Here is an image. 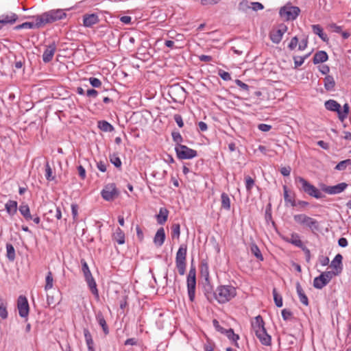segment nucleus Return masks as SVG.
Returning a JSON list of instances; mask_svg holds the SVG:
<instances>
[{"label":"nucleus","mask_w":351,"mask_h":351,"mask_svg":"<svg viewBox=\"0 0 351 351\" xmlns=\"http://www.w3.org/2000/svg\"><path fill=\"white\" fill-rule=\"evenodd\" d=\"M295 184L298 189L311 197L316 199H321L325 197L324 195L314 185L311 184L308 180L302 177L298 176L295 179Z\"/></svg>","instance_id":"f257e3e1"},{"label":"nucleus","mask_w":351,"mask_h":351,"mask_svg":"<svg viewBox=\"0 0 351 351\" xmlns=\"http://www.w3.org/2000/svg\"><path fill=\"white\" fill-rule=\"evenodd\" d=\"M237 295L236 288L232 285H220L216 289V299L218 303L225 304Z\"/></svg>","instance_id":"f03ea898"},{"label":"nucleus","mask_w":351,"mask_h":351,"mask_svg":"<svg viewBox=\"0 0 351 351\" xmlns=\"http://www.w3.org/2000/svg\"><path fill=\"white\" fill-rule=\"evenodd\" d=\"M66 16V14L62 9L51 10L38 15L42 27L46 24L52 23Z\"/></svg>","instance_id":"7ed1b4c3"},{"label":"nucleus","mask_w":351,"mask_h":351,"mask_svg":"<svg viewBox=\"0 0 351 351\" xmlns=\"http://www.w3.org/2000/svg\"><path fill=\"white\" fill-rule=\"evenodd\" d=\"M187 245L181 244L176 256V265L180 276L184 275L186 268Z\"/></svg>","instance_id":"20e7f679"},{"label":"nucleus","mask_w":351,"mask_h":351,"mask_svg":"<svg viewBox=\"0 0 351 351\" xmlns=\"http://www.w3.org/2000/svg\"><path fill=\"white\" fill-rule=\"evenodd\" d=\"M295 223L306 226L311 230L312 232L319 230V223L315 219L307 216L305 214H298L293 216Z\"/></svg>","instance_id":"39448f33"},{"label":"nucleus","mask_w":351,"mask_h":351,"mask_svg":"<svg viewBox=\"0 0 351 351\" xmlns=\"http://www.w3.org/2000/svg\"><path fill=\"white\" fill-rule=\"evenodd\" d=\"M187 293L189 300L193 302L195 298L196 290V269L191 265L186 278Z\"/></svg>","instance_id":"423d86ee"},{"label":"nucleus","mask_w":351,"mask_h":351,"mask_svg":"<svg viewBox=\"0 0 351 351\" xmlns=\"http://www.w3.org/2000/svg\"><path fill=\"white\" fill-rule=\"evenodd\" d=\"M300 9L288 3L280 9L279 14L285 21H293L299 16Z\"/></svg>","instance_id":"0eeeda50"},{"label":"nucleus","mask_w":351,"mask_h":351,"mask_svg":"<svg viewBox=\"0 0 351 351\" xmlns=\"http://www.w3.org/2000/svg\"><path fill=\"white\" fill-rule=\"evenodd\" d=\"M175 152L177 158L180 160L192 159L197 156L196 150L184 145H175Z\"/></svg>","instance_id":"6e6552de"},{"label":"nucleus","mask_w":351,"mask_h":351,"mask_svg":"<svg viewBox=\"0 0 351 351\" xmlns=\"http://www.w3.org/2000/svg\"><path fill=\"white\" fill-rule=\"evenodd\" d=\"M101 195L104 200L110 202L119 195V191L114 183H110L104 186Z\"/></svg>","instance_id":"1a4fd4ad"},{"label":"nucleus","mask_w":351,"mask_h":351,"mask_svg":"<svg viewBox=\"0 0 351 351\" xmlns=\"http://www.w3.org/2000/svg\"><path fill=\"white\" fill-rule=\"evenodd\" d=\"M17 308L19 310V316L25 318L27 320V317L29 312V306L28 300L25 295H19L17 299Z\"/></svg>","instance_id":"9d476101"},{"label":"nucleus","mask_w":351,"mask_h":351,"mask_svg":"<svg viewBox=\"0 0 351 351\" xmlns=\"http://www.w3.org/2000/svg\"><path fill=\"white\" fill-rule=\"evenodd\" d=\"M32 18L34 21L32 22H25L22 24L18 25L14 27L15 30H19L21 29H38L42 27L41 23L39 20L38 15L32 16H24V19Z\"/></svg>","instance_id":"9b49d317"},{"label":"nucleus","mask_w":351,"mask_h":351,"mask_svg":"<svg viewBox=\"0 0 351 351\" xmlns=\"http://www.w3.org/2000/svg\"><path fill=\"white\" fill-rule=\"evenodd\" d=\"M287 27L286 25L282 23L279 25V27L276 30H273L269 34V38L271 40L275 43L278 44L282 38L283 34L287 31Z\"/></svg>","instance_id":"f8f14e48"},{"label":"nucleus","mask_w":351,"mask_h":351,"mask_svg":"<svg viewBox=\"0 0 351 351\" xmlns=\"http://www.w3.org/2000/svg\"><path fill=\"white\" fill-rule=\"evenodd\" d=\"M56 49L57 46L55 42H52L46 46V49L43 54V60L45 63H48L52 60Z\"/></svg>","instance_id":"ddd939ff"},{"label":"nucleus","mask_w":351,"mask_h":351,"mask_svg":"<svg viewBox=\"0 0 351 351\" xmlns=\"http://www.w3.org/2000/svg\"><path fill=\"white\" fill-rule=\"evenodd\" d=\"M348 186L345 182L339 183L335 186H325L322 188L323 191L328 194H338L343 191Z\"/></svg>","instance_id":"4468645a"},{"label":"nucleus","mask_w":351,"mask_h":351,"mask_svg":"<svg viewBox=\"0 0 351 351\" xmlns=\"http://www.w3.org/2000/svg\"><path fill=\"white\" fill-rule=\"evenodd\" d=\"M99 22V19L97 14H85L83 15V25L85 27H93L94 25Z\"/></svg>","instance_id":"2eb2a0df"},{"label":"nucleus","mask_w":351,"mask_h":351,"mask_svg":"<svg viewBox=\"0 0 351 351\" xmlns=\"http://www.w3.org/2000/svg\"><path fill=\"white\" fill-rule=\"evenodd\" d=\"M19 20V16L13 12L2 14L0 16V25L3 27L6 25H13Z\"/></svg>","instance_id":"dca6fc26"},{"label":"nucleus","mask_w":351,"mask_h":351,"mask_svg":"<svg viewBox=\"0 0 351 351\" xmlns=\"http://www.w3.org/2000/svg\"><path fill=\"white\" fill-rule=\"evenodd\" d=\"M203 292L209 302L211 303L216 299V290H213V287L208 280L204 285Z\"/></svg>","instance_id":"f3484780"},{"label":"nucleus","mask_w":351,"mask_h":351,"mask_svg":"<svg viewBox=\"0 0 351 351\" xmlns=\"http://www.w3.org/2000/svg\"><path fill=\"white\" fill-rule=\"evenodd\" d=\"M283 195L285 202V206H288L289 204L292 206H296V202L295 200V193L291 192L286 185L283 186Z\"/></svg>","instance_id":"a211bd4d"},{"label":"nucleus","mask_w":351,"mask_h":351,"mask_svg":"<svg viewBox=\"0 0 351 351\" xmlns=\"http://www.w3.org/2000/svg\"><path fill=\"white\" fill-rule=\"evenodd\" d=\"M343 256L340 254H337L334 259L332 261L330 267L333 268V271H335L336 274H340L343 270V264H342Z\"/></svg>","instance_id":"6ab92c4d"},{"label":"nucleus","mask_w":351,"mask_h":351,"mask_svg":"<svg viewBox=\"0 0 351 351\" xmlns=\"http://www.w3.org/2000/svg\"><path fill=\"white\" fill-rule=\"evenodd\" d=\"M251 326L255 334L265 329V322L260 315L255 317L254 320L252 321Z\"/></svg>","instance_id":"aec40b11"},{"label":"nucleus","mask_w":351,"mask_h":351,"mask_svg":"<svg viewBox=\"0 0 351 351\" xmlns=\"http://www.w3.org/2000/svg\"><path fill=\"white\" fill-rule=\"evenodd\" d=\"M255 335L263 345L266 346H271V337L267 333L266 328L261 330L260 332L256 333Z\"/></svg>","instance_id":"412c9836"},{"label":"nucleus","mask_w":351,"mask_h":351,"mask_svg":"<svg viewBox=\"0 0 351 351\" xmlns=\"http://www.w3.org/2000/svg\"><path fill=\"white\" fill-rule=\"evenodd\" d=\"M165 240V232L162 227L160 228L154 238V243L158 247H160L163 245Z\"/></svg>","instance_id":"4be33fe9"},{"label":"nucleus","mask_w":351,"mask_h":351,"mask_svg":"<svg viewBox=\"0 0 351 351\" xmlns=\"http://www.w3.org/2000/svg\"><path fill=\"white\" fill-rule=\"evenodd\" d=\"M5 209L10 217L14 216L18 210L17 202L9 199L5 204Z\"/></svg>","instance_id":"5701e85b"},{"label":"nucleus","mask_w":351,"mask_h":351,"mask_svg":"<svg viewBox=\"0 0 351 351\" xmlns=\"http://www.w3.org/2000/svg\"><path fill=\"white\" fill-rule=\"evenodd\" d=\"M169 214V212L166 208H160L158 214L156 215L157 223L160 225L165 224L167 221Z\"/></svg>","instance_id":"b1692460"},{"label":"nucleus","mask_w":351,"mask_h":351,"mask_svg":"<svg viewBox=\"0 0 351 351\" xmlns=\"http://www.w3.org/2000/svg\"><path fill=\"white\" fill-rule=\"evenodd\" d=\"M112 240L116 241L119 245H123L125 242V236L124 232L120 228H117L115 232L112 236Z\"/></svg>","instance_id":"393cba45"},{"label":"nucleus","mask_w":351,"mask_h":351,"mask_svg":"<svg viewBox=\"0 0 351 351\" xmlns=\"http://www.w3.org/2000/svg\"><path fill=\"white\" fill-rule=\"evenodd\" d=\"M283 239L286 242L291 243L292 245L300 248L304 245L302 241L300 239V235L295 232L291 234V238L285 237Z\"/></svg>","instance_id":"a878e982"},{"label":"nucleus","mask_w":351,"mask_h":351,"mask_svg":"<svg viewBox=\"0 0 351 351\" xmlns=\"http://www.w3.org/2000/svg\"><path fill=\"white\" fill-rule=\"evenodd\" d=\"M295 287H296V291L298 295L300 302L305 306H308L309 304L308 297L305 294V293L299 282H296Z\"/></svg>","instance_id":"bb28decb"},{"label":"nucleus","mask_w":351,"mask_h":351,"mask_svg":"<svg viewBox=\"0 0 351 351\" xmlns=\"http://www.w3.org/2000/svg\"><path fill=\"white\" fill-rule=\"evenodd\" d=\"M328 59V56L325 51H318L314 54L313 62L314 64H317L327 61Z\"/></svg>","instance_id":"cd10ccee"},{"label":"nucleus","mask_w":351,"mask_h":351,"mask_svg":"<svg viewBox=\"0 0 351 351\" xmlns=\"http://www.w3.org/2000/svg\"><path fill=\"white\" fill-rule=\"evenodd\" d=\"M8 302L5 299L0 298V319L5 320L8 317Z\"/></svg>","instance_id":"c85d7f7f"},{"label":"nucleus","mask_w":351,"mask_h":351,"mask_svg":"<svg viewBox=\"0 0 351 351\" xmlns=\"http://www.w3.org/2000/svg\"><path fill=\"white\" fill-rule=\"evenodd\" d=\"M96 319L99 325L102 328L104 333L108 335L109 333V328L101 312L99 311L96 314Z\"/></svg>","instance_id":"c756f323"},{"label":"nucleus","mask_w":351,"mask_h":351,"mask_svg":"<svg viewBox=\"0 0 351 351\" xmlns=\"http://www.w3.org/2000/svg\"><path fill=\"white\" fill-rule=\"evenodd\" d=\"M335 79L332 75H327L324 78V86L327 91L335 90Z\"/></svg>","instance_id":"7c9ffc66"},{"label":"nucleus","mask_w":351,"mask_h":351,"mask_svg":"<svg viewBox=\"0 0 351 351\" xmlns=\"http://www.w3.org/2000/svg\"><path fill=\"white\" fill-rule=\"evenodd\" d=\"M84 278H85V280L88 286L91 293L94 295H96L97 297H98L99 292H98V289L97 288V284H96V282H95L94 278L93 277V276H90Z\"/></svg>","instance_id":"2f4dec72"},{"label":"nucleus","mask_w":351,"mask_h":351,"mask_svg":"<svg viewBox=\"0 0 351 351\" xmlns=\"http://www.w3.org/2000/svg\"><path fill=\"white\" fill-rule=\"evenodd\" d=\"M311 27L313 32L317 35L323 41L326 42L328 40V36L324 33L323 28L320 25H313Z\"/></svg>","instance_id":"473e14b6"},{"label":"nucleus","mask_w":351,"mask_h":351,"mask_svg":"<svg viewBox=\"0 0 351 351\" xmlns=\"http://www.w3.org/2000/svg\"><path fill=\"white\" fill-rule=\"evenodd\" d=\"M325 108L330 111L336 112L338 114L341 105L335 100L329 99L324 104Z\"/></svg>","instance_id":"72a5a7b5"},{"label":"nucleus","mask_w":351,"mask_h":351,"mask_svg":"<svg viewBox=\"0 0 351 351\" xmlns=\"http://www.w3.org/2000/svg\"><path fill=\"white\" fill-rule=\"evenodd\" d=\"M19 210L26 221H29L32 219V216L30 213L29 207L27 204H21L19 208Z\"/></svg>","instance_id":"f704fd0d"},{"label":"nucleus","mask_w":351,"mask_h":351,"mask_svg":"<svg viewBox=\"0 0 351 351\" xmlns=\"http://www.w3.org/2000/svg\"><path fill=\"white\" fill-rule=\"evenodd\" d=\"M221 208L229 211L231 208L230 199L226 193L221 194Z\"/></svg>","instance_id":"c9c22d12"},{"label":"nucleus","mask_w":351,"mask_h":351,"mask_svg":"<svg viewBox=\"0 0 351 351\" xmlns=\"http://www.w3.org/2000/svg\"><path fill=\"white\" fill-rule=\"evenodd\" d=\"M328 282L323 275L317 276L313 280V287L317 289H322L328 285Z\"/></svg>","instance_id":"e433bc0d"},{"label":"nucleus","mask_w":351,"mask_h":351,"mask_svg":"<svg viewBox=\"0 0 351 351\" xmlns=\"http://www.w3.org/2000/svg\"><path fill=\"white\" fill-rule=\"evenodd\" d=\"M199 269L202 276L205 277L206 281H208L209 277V267L207 260L203 259L201 261Z\"/></svg>","instance_id":"4c0bfd02"},{"label":"nucleus","mask_w":351,"mask_h":351,"mask_svg":"<svg viewBox=\"0 0 351 351\" xmlns=\"http://www.w3.org/2000/svg\"><path fill=\"white\" fill-rule=\"evenodd\" d=\"M97 126L101 131L105 132H111L114 130L113 125L105 120L99 121Z\"/></svg>","instance_id":"58836bf2"},{"label":"nucleus","mask_w":351,"mask_h":351,"mask_svg":"<svg viewBox=\"0 0 351 351\" xmlns=\"http://www.w3.org/2000/svg\"><path fill=\"white\" fill-rule=\"evenodd\" d=\"M250 251L251 253L260 261H263V256L261 254V252L258 247V245L255 243H252L250 244Z\"/></svg>","instance_id":"ea45409f"},{"label":"nucleus","mask_w":351,"mask_h":351,"mask_svg":"<svg viewBox=\"0 0 351 351\" xmlns=\"http://www.w3.org/2000/svg\"><path fill=\"white\" fill-rule=\"evenodd\" d=\"M225 335L230 341L234 343V346L239 347L237 341L239 339V335L234 333L232 328L228 329L227 331H226Z\"/></svg>","instance_id":"a19ab883"},{"label":"nucleus","mask_w":351,"mask_h":351,"mask_svg":"<svg viewBox=\"0 0 351 351\" xmlns=\"http://www.w3.org/2000/svg\"><path fill=\"white\" fill-rule=\"evenodd\" d=\"M53 287V274L51 271H49L45 277V290L48 291V290L52 289Z\"/></svg>","instance_id":"79ce46f5"},{"label":"nucleus","mask_w":351,"mask_h":351,"mask_svg":"<svg viewBox=\"0 0 351 351\" xmlns=\"http://www.w3.org/2000/svg\"><path fill=\"white\" fill-rule=\"evenodd\" d=\"M350 111V107L348 104H345L343 106V110H341V108L338 112V118L340 121H343L345 119L347 118L348 114Z\"/></svg>","instance_id":"37998d69"},{"label":"nucleus","mask_w":351,"mask_h":351,"mask_svg":"<svg viewBox=\"0 0 351 351\" xmlns=\"http://www.w3.org/2000/svg\"><path fill=\"white\" fill-rule=\"evenodd\" d=\"M6 252L7 258L10 261H13L16 258V254L14 247L11 243H6Z\"/></svg>","instance_id":"c03bdc74"},{"label":"nucleus","mask_w":351,"mask_h":351,"mask_svg":"<svg viewBox=\"0 0 351 351\" xmlns=\"http://www.w3.org/2000/svg\"><path fill=\"white\" fill-rule=\"evenodd\" d=\"M45 178L48 181H53L56 176L53 174V171L48 161L45 163Z\"/></svg>","instance_id":"a18cd8bd"},{"label":"nucleus","mask_w":351,"mask_h":351,"mask_svg":"<svg viewBox=\"0 0 351 351\" xmlns=\"http://www.w3.org/2000/svg\"><path fill=\"white\" fill-rule=\"evenodd\" d=\"M171 230L172 239H179L180 235V225L179 223H173L171 227Z\"/></svg>","instance_id":"49530a36"},{"label":"nucleus","mask_w":351,"mask_h":351,"mask_svg":"<svg viewBox=\"0 0 351 351\" xmlns=\"http://www.w3.org/2000/svg\"><path fill=\"white\" fill-rule=\"evenodd\" d=\"M272 293H273V296H274V302H275V304L276 305V306L277 307L282 306V298L281 295H280L278 293L276 288L273 289Z\"/></svg>","instance_id":"de8ad7c7"},{"label":"nucleus","mask_w":351,"mask_h":351,"mask_svg":"<svg viewBox=\"0 0 351 351\" xmlns=\"http://www.w3.org/2000/svg\"><path fill=\"white\" fill-rule=\"evenodd\" d=\"M245 188H246L247 192L251 193L252 188L255 185L254 180L252 178H251L250 176H245Z\"/></svg>","instance_id":"09e8293b"},{"label":"nucleus","mask_w":351,"mask_h":351,"mask_svg":"<svg viewBox=\"0 0 351 351\" xmlns=\"http://www.w3.org/2000/svg\"><path fill=\"white\" fill-rule=\"evenodd\" d=\"M83 332L86 341V343L87 346L94 345V341L92 337V335L87 328H84L83 329Z\"/></svg>","instance_id":"8fccbe9b"},{"label":"nucleus","mask_w":351,"mask_h":351,"mask_svg":"<svg viewBox=\"0 0 351 351\" xmlns=\"http://www.w3.org/2000/svg\"><path fill=\"white\" fill-rule=\"evenodd\" d=\"M82 271L83 272L84 278L92 276V274L89 269L88 265L84 259H81Z\"/></svg>","instance_id":"3c124183"},{"label":"nucleus","mask_w":351,"mask_h":351,"mask_svg":"<svg viewBox=\"0 0 351 351\" xmlns=\"http://www.w3.org/2000/svg\"><path fill=\"white\" fill-rule=\"evenodd\" d=\"M109 158H110V162L112 164H113L115 167H117V168L121 167L122 162H121L120 158L117 155L112 154V155H110Z\"/></svg>","instance_id":"603ef678"},{"label":"nucleus","mask_w":351,"mask_h":351,"mask_svg":"<svg viewBox=\"0 0 351 351\" xmlns=\"http://www.w3.org/2000/svg\"><path fill=\"white\" fill-rule=\"evenodd\" d=\"M173 141L176 143V145H182L183 138L179 132L173 131L171 133Z\"/></svg>","instance_id":"864d4df0"},{"label":"nucleus","mask_w":351,"mask_h":351,"mask_svg":"<svg viewBox=\"0 0 351 351\" xmlns=\"http://www.w3.org/2000/svg\"><path fill=\"white\" fill-rule=\"evenodd\" d=\"M321 275L324 276V278H326L328 283L330 282L333 276H339V274H336L334 271H324L321 274Z\"/></svg>","instance_id":"5fc2aeb1"},{"label":"nucleus","mask_w":351,"mask_h":351,"mask_svg":"<svg viewBox=\"0 0 351 351\" xmlns=\"http://www.w3.org/2000/svg\"><path fill=\"white\" fill-rule=\"evenodd\" d=\"M349 162H350L348 160V159L342 160L336 165L335 169L337 171H343L349 165Z\"/></svg>","instance_id":"6e6d98bb"},{"label":"nucleus","mask_w":351,"mask_h":351,"mask_svg":"<svg viewBox=\"0 0 351 351\" xmlns=\"http://www.w3.org/2000/svg\"><path fill=\"white\" fill-rule=\"evenodd\" d=\"M282 317L284 320L288 321L293 318V313L287 308H285L281 312Z\"/></svg>","instance_id":"4d7b16f0"},{"label":"nucleus","mask_w":351,"mask_h":351,"mask_svg":"<svg viewBox=\"0 0 351 351\" xmlns=\"http://www.w3.org/2000/svg\"><path fill=\"white\" fill-rule=\"evenodd\" d=\"M213 326L215 327V328L216 329V330H217L218 332H221V334H224L226 333V331H227L228 329H226L224 328H223L220 324H219V322L217 320V319H213Z\"/></svg>","instance_id":"13d9d810"},{"label":"nucleus","mask_w":351,"mask_h":351,"mask_svg":"<svg viewBox=\"0 0 351 351\" xmlns=\"http://www.w3.org/2000/svg\"><path fill=\"white\" fill-rule=\"evenodd\" d=\"M218 75L220 76V77L222 80H223L225 81H230L232 80L230 74L228 72L225 71L223 70L220 69L218 71Z\"/></svg>","instance_id":"bf43d9fd"},{"label":"nucleus","mask_w":351,"mask_h":351,"mask_svg":"<svg viewBox=\"0 0 351 351\" xmlns=\"http://www.w3.org/2000/svg\"><path fill=\"white\" fill-rule=\"evenodd\" d=\"M71 213L73 216V221H77L78 216V205L76 204H71Z\"/></svg>","instance_id":"052dcab7"},{"label":"nucleus","mask_w":351,"mask_h":351,"mask_svg":"<svg viewBox=\"0 0 351 351\" xmlns=\"http://www.w3.org/2000/svg\"><path fill=\"white\" fill-rule=\"evenodd\" d=\"M235 83L236 84L240 87L241 89H242L243 90L248 93L249 90H250V86H248L247 84L243 82L241 80H235Z\"/></svg>","instance_id":"680f3d73"},{"label":"nucleus","mask_w":351,"mask_h":351,"mask_svg":"<svg viewBox=\"0 0 351 351\" xmlns=\"http://www.w3.org/2000/svg\"><path fill=\"white\" fill-rule=\"evenodd\" d=\"M108 166H109V165L107 162L100 160L97 162V167L101 172H106Z\"/></svg>","instance_id":"e2e57ef3"},{"label":"nucleus","mask_w":351,"mask_h":351,"mask_svg":"<svg viewBox=\"0 0 351 351\" xmlns=\"http://www.w3.org/2000/svg\"><path fill=\"white\" fill-rule=\"evenodd\" d=\"M293 60H294L295 69H296V68L300 66L304 63L305 57L294 56Z\"/></svg>","instance_id":"0e129e2a"},{"label":"nucleus","mask_w":351,"mask_h":351,"mask_svg":"<svg viewBox=\"0 0 351 351\" xmlns=\"http://www.w3.org/2000/svg\"><path fill=\"white\" fill-rule=\"evenodd\" d=\"M89 82L94 88H99L101 86V80L96 77H90Z\"/></svg>","instance_id":"69168bd1"},{"label":"nucleus","mask_w":351,"mask_h":351,"mask_svg":"<svg viewBox=\"0 0 351 351\" xmlns=\"http://www.w3.org/2000/svg\"><path fill=\"white\" fill-rule=\"evenodd\" d=\"M298 44V38L297 36H294L291 38V42L289 43V45H288V48L291 51H293L296 48Z\"/></svg>","instance_id":"338daca9"},{"label":"nucleus","mask_w":351,"mask_h":351,"mask_svg":"<svg viewBox=\"0 0 351 351\" xmlns=\"http://www.w3.org/2000/svg\"><path fill=\"white\" fill-rule=\"evenodd\" d=\"M265 220L268 222L269 221H271L273 224L275 223V222L272 220V215L271 211V204H269V206L266 208L265 210Z\"/></svg>","instance_id":"774afa93"}]
</instances>
